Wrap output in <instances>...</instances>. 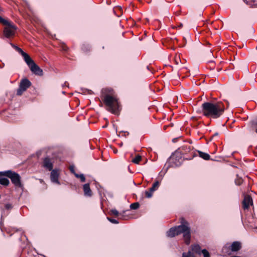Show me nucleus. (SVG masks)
<instances>
[{
	"label": "nucleus",
	"mask_w": 257,
	"mask_h": 257,
	"mask_svg": "<svg viewBox=\"0 0 257 257\" xmlns=\"http://www.w3.org/2000/svg\"><path fill=\"white\" fill-rule=\"evenodd\" d=\"M202 112L207 117L216 119L223 113L225 107L222 102H204L202 104Z\"/></svg>",
	"instance_id": "f257e3e1"
},
{
	"label": "nucleus",
	"mask_w": 257,
	"mask_h": 257,
	"mask_svg": "<svg viewBox=\"0 0 257 257\" xmlns=\"http://www.w3.org/2000/svg\"><path fill=\"white\" fill-rule=\"evenodd\" d=\"M182 224L171 228L167 232V235L169 237H174L175 235L183 234V237L185 242L186 244H189L190 242L191 233L190 229L188 226V223L185 221L183 219L181 221Z\"/></svg>",
	"instance_id": "f03ea898"
},
{
	"label": "nucleus",
	"mask_w": 257,
	"mask_h": 257,
	"mask_svg": "<svg viewBox=\"0 0 257 257\" xmlns=\"http://www.w3.org/2000/svg\"><path fill=\"white\" fill-rule=\"evenodd\" d=\"M105 105L108 107L107 110L113 114H117L119 110V104L115 97L106 95L103 99Z\"/></svg>",
	"instance_id": "7ed1b4c3"
},
{
	"label": "nucleus",
	"mask_w": 257,
	"mask_h": 257,
	"mask_svg": "<svg viewBox=\"0 0 257 257\" xmlns=\"http://www.w3.org/2000/svg\"><path fill=\"white\" fill-rule=\"evenodd\" d=\"M0 23L6 27L4 30V33L7 38H10L14 36L17 27L12 22L4 19L0 16Z\"/></svg>",
	"instance_id": "20e7f679"
},
{
	"label": "nucleus",
	"mask_w": 257,
	"mask_h": 257,
	"mask_svg": "<svg viewBox=\"0 0 257 257\" xmlns=\"http://www.w3.org/2000/svg\"><path fill=\"white\" fill-rule=\"evenodd\" d=\"M0 176H5L10 178L12 182L16 187L20 188L22 187L21 177L18 173L9 170L4 172H0Z\"/></svg>",
	"instance_id": "39448f33"
},
{
	"label": "nucleus",
	"mask_w": 257,
	"mask_h": 257,
	"mask_svg": "<svg viewBox=\"0 0 257 257\" xmlns=\"http://www.w3.org/2000/svg\"><path fill=\"white\" fill-rule=\"evenodd\" d=\"M24 60L33 73L39 76L43 75V70L35 63L29 55L25 58Z\"/></svg>",
	"instance_id": "423d86ee"
},
{
	"label": "nucleus",
	"mask_w": 257,
	"mask_h": 257,
	"mask_svg": "<svg viewBox=\"0 0 257 257\" xmlns=\"http://www.w3.org/2000/svg\"><path fill=\"white\" fill-rule=\"evenodd\" d=\"M31 85V82L27 78L23 79L20 82L19 87L17 90L18 95H21Z\"/></svg>",
	"instance_id": "0eeeda50"
},
{
	"label": "nucleus",
	"mask_w": 257,
	"mask_h": 257,
	"mask_svg": "<svg viewBox=\"0 0 257 257\" xmlns=\"http://www.w3.org/2000/svg\"><path fill=\"white\" fill-rule=\"evenodd\" d=\"M227 245H228V247H230V249L232 251H238L241 247L240 242L239 241H234L231 245H229V244H226L225 246L223 247V250H226L227 247Z\"/></svg>",
	"instance_id": "6e6552de"
},
{
	"label": "nucleus",
	"mask_w": 257,
	"mask_h": 257,
	"mask_svg": "<svg viewBox=\"0 0 257 257\" xmlns=\"http://www.w3.org/2000/svg\"><path fill=\"white\" fill-rule=\"evenodd\" d=\"M248 130L250 133H255L257 134V118H254L250 121Z\"/></svg>",
	"instance_id": "1a4fd4ad"
},
{
	"label": "nucleus",
	"mask_w": 257,
	"mask_h": 257,
	"mask_svg": "<svg viewBox=\"0 0 257 257\" xmlns=\"http://www.w3.org/2000/svg\"><path fill=\"white\" fill-rule=\"evenodd\" d=\"M50 175L51 180L53 183L60 185V183L58 180V177L59 176V172L58 170H52Z\"/></svg>",
	"instance_id": "9d476101"
},
{
	"label": "nucleus",
	"mask_w": 257,
	"mask_h": 257,
	"mask_svg": "<svg viewBox=\"0 0 257 257\" xmlns=\"http://www.w3.org/2000/svg\"><path fill=\"white\" fill-rule=\"evenodd\" d=\"M43 167L49 171H51L53 167V162L51 158L49 157L45 158L43 160Z\"/></svg>",
	"instance_id": "9b49d317"
},
{
	"label": "nucleus",
	"mask_w": 257,
	"mask_h": 257,
	"mask_svg": "<svg viewBox=\"0 0 257 257\" xmlns=\"http://www.w3.org/2000/svg\"><path fill=\"white\" fill-rule=\"evenodd\" d=\"M252 204V200L250 196H246L244 197L242 202L243 207L244 209H247L250 204Z\"/></svg>",
	"instance_id": "f8f14e48"
},
{
	"label": "nucleus",
	"mask_w": 257,
	"mask_h": 257,
	"mask_svg": "<svg viewBox=\"0 0 257 257\" xmlns=\"http://www.w3.org/2000/svg\"><path fill=\"white\" fill-rule=\"evenodd\" d=\"M11 46L23 56L24 59L26 58L29 55L23 51L22 49L18 46L11 43Z\"/></svg>",
	"instance_id": "ddd939ff"
},
{
	"label": "nucleus",
	"mask_w": 257,
	"mask_h": 257,
	"mask_svg": "<svg viewBox=\"0 0 257 257\" xmlns=\"http://www.w3.org/2000/svg\"><path fill=\"white\" fill-rule=\"evenodd\" d=\"M83 190L85 195L88 196H91V191L88 183L85 184L83 185Z\"/></svg>",
	"instance_id": "4468645a"
},
{
	"label": "nucleus",
	"mask_w": 257,
	"mask_h": 257,
	"mask_svg": "<svg viewBox=\"0 0 257 257\" xmlns=\"http://www.w3.org/2000/svg\"><path fill=\"white\" fill-rule=\"evenodd\" d=\"M199 156L205 160H209L210 158V155L206 153L198 151Z\"/></svg>",
	"instance_id": "2eb2a0df"
},
{
	"label": "nucleus",
	"mask_w": 257,
	"mask_h": 257,
	"mask_svg": "<svg viewBox=\"0 0 257 257\" xmlns=\"http://www.w3.org/2000/svg\"><path fill=\"white\" fill-rule=\"evenodd\" d=\"M200 249H201V248H200V246L198 244H193V245H192V246H191V250L193 252H194L195 253H196L198 254H200V253H201Z\"/></svg>",
	"instance_id": "dca6fc26"
},
{
	"label": "nucleus",
	"mask_w": 257,
	"mask_h": 257,
	"mask_svg": "<svg viewBox=\"0 0 257 257\" xmlns=\"http://www.w3.org/2000/svg\"><path fill=\"white\" fill-rule=\"evenodd\" d=\"M0 184L4 186H7L10 184V181L7 178H0Z\"/></svg>",
	"instance_id": "f3484780"
},
{
	"label": "nucleus",
	"mask_w": 257,
	"mask_h": 257,
	"mask_svg": "<svg viewBox=\"0 0 257 257\" xmlns=\"http://www.w3.org/2000/svg\"><path fill=\"white\" fill-rule=\"evenodd\" d=\"M160 186V182L159 181H156L154 183H153L152 186L150 189L152 191H155L158 189Z\"/></svg>",
	"instance_id": "a211bd4d"
},
{
	"label": "nucleus",
	"mask_w": 257,
	"mask_h": 257,
	"mask_svg": "<svg viewBox=\"0 0 257 257\" xmlns=\"http://www.w3.org/2000/svg\"><path fill=\"white\" fill-rule=\"evenodd\" d=\"M141 159L142 157L140 155H138L137 156H136V157L134 159H133L132 162L135 164H138L141 161Z\"/></svg>",
	"instance_id": "6ab92c4d"
},
{
	"label": "nucleus",
	"mask_w": 257,
	"mask_h": 257,
	"mask_svg": "<svg viewBox=\"0 0 257 257\" xmlns=\"http://www.w3.org/2000/svg\"><path fill=\"white\" fill-rule=\"evenodd\" d=\"M140 204L138 202H135L132 203L130 205V207L132 209H137L139 207Z\"/></svg>",
	"instance_id": "aec40b11"
},
{
	"label": "nucleus",
	"mask_w": 257,
	"mask_h": 257,
	"mask_svg": "<svg viewBox=\"0 0 257 257\" xmlns=\"http://www.w3.org/2000/svg\"><path fill=\"white\" fill-rule=\"evenodd\" d=\"M75 175L76 177L80 178L82 182H84L85 181V178L84 175H78L77 174L75 173Z\"/></svg>",
	"instance_id": "412c9836"
},
{
	"label": "nucleus",
	"mask_w": 257,
	"mask_h": 257,
	"mask_svg": "<svg viewBox=\"0 0 257 257\" xmlns=\"http://www.w3.org/2000/svg\"><path fill=\"white\" fill-rule=\"evenodd\" d=\"M154 192V191H152L151 189H150L149 191H146L145 192L146 196L147 198H151Z\"/></svg>",
	"instance_id": "4be33fe9"
},
{
	"label": "nucleus",
	"mask_w": 257,
	"mask_h": 257,
	"mask_svg": "<svg viewBox=\"0 0 257 257\" xmlns=\"http://www.w3.org/2000/svg\"><path fill=\"white\" fill-rule=\"evenodd\" d=\"M201 253L203 254V257H210L209 252L205 249L202 250Z\"/></svg>",
	"instance_id": "5701e85b"
},
{
	"label": "nucleus",
	"mask_w": 257,
	"mask_h": 257,
	"mask_svg": "<svg viewBox=\"0 0 257 257\" xmlns=\"http://www.w3.org/2000/svg\"><path fill=\"white\" fill-rule=\"evenodd\" d=\"M242 179L241 178H237L235 180V183L237 185H240L242 183Z\"/></svg>",
	"instance_id": "b1692460"
},
{
	"label": "nucleus",
	"mask_w": 257,
	"mask_h": 257,
	"mask_svg": "<svg viewBox=\"0 0 257 257\" xmlns=\"http://www.w3.org/2000/svg\"><path fill=\"white\" fill-rule=\"evenodd\" d=\"M111 213L112 214L115 215V216H117L119 215V212L115 209H112L111 210Z\"/></svg>",
	"instance_id": "393cba45"
},
{
	"label": "nucleus",
	"mask_w": 257,
	"mask_h": 257,
	"mask_svg": "<svg viewBox=\"0 0 257 257\" xmlns=\"http://www.w3.org/2000/svg\"><path fill=\"white\" fill-rule=\"evenodd\" d=\"M107 218L110 222H111L112 223H114V224H118V221L116 219H112L109 217H107Z\"/></svg>",
	"instance_id": "a878e982"
},
{
	"label": "nucleus",
	"mask_w": 257,
	"mask_h": 257,
	"mask_svg": "<svg viewBox=\"0 0 257 257\" xmlns=\"http://www.w3.org/2000/svg\"><path fill=\"white\" fill-rule=\"evenodd\" d=\"M187 254L189 257H196L193 252H191L190 250L188 251Z\"/></svg>",
	"instance_id": "bb28decb"
},
{
	"label": "nucleus",
	"mask_w": 257,
	"mask_h": 257,
	"mask_svg": "<svg viewBox=\"0 0 257 257\" xmlns=\"http://www.w3.org/2000/svg\"><path fill=\"white\" fill-rule=\"evenodd\" d=\"M70 171L72 172L75 174L74 173V168L73 166H70L69 167Z\"/></svg>",
	"instance_id": "cd10ccee"
},
{
	"label": "nucleus",
	"mask_w": 257,
	"mask_h": 257,
	"mask_svg": "<svg viewBox=\"0 0 257 257\" xmlns=\"http://www.w3.org/2000/svg\"><path fill=\"white\" fill-rule=\"evenodd\" d=\"M6 209H10L12 208V205L10 204H7L5 205Z\"/></svg>",
	"instance_id": "c85d7f7f"
},
{
	"label": "nucleus",
	"mask_w": 257,
	"mask_h": 257,
	"mask_svg": "<svg viewBox=\"0 0 257 257\" xmlns=\"http://www.w3.org/2000/svg\"><path fill=\"white\" fill-rule=\"evenodd\" d=\"M182 257H189V256L188 255L187 253L183 252L182 253Z\"/></svg>",
	"instance_id": "c756f323"
},
{
	"label": "nucleus",
	"mask_w": 257,
	"mask_h": 257,
	"mask_svg": "<svg viewBox=\"0 0 257 257\" xmlns=\"http://www.w3.org/2000/svg\"><path fill=\"white\" fill-rule=\"evenodd\" d=\"M179 61H180L179 58H178V60H177L176 58L175 59V63L177 65H178L179 64Z\"/></svg>",
	"instance_id": "7c9ffc66"
},
{
	"label": "nucleus",
	"mask_w": 257,
	"mask_h": 257,
	"mask_svg": "<svg viewBox=\"0 0 257 257\" xmlns=\"http://www.w3.org/2000/svg\"><path fill=\"white\" fill-rule=\"evenodd\" d=\"M218 135V134L217 133L214 134V136H217Z\"/></svg>",
	"instance_id": "2f4dec72"
},
{
	"label": "nucleus",
	"mask_w": 257,
	"mask_h": 257,
	"mask_svg": "<svg viewBox=\"0 0 257 257\" xmlns=\"http://www.w3.org/2000/svg\"><path fill=\"white\" fill-rule=\"evenodd\" d=\"M67 48L66 47H65V48H64V50L67 51Z\"/></svg>",
	"instance_id": "473e14b6"
},
{
	"label": "nucleus",
	"mask_w": 257,
	"mask_h": 257,
	"mask_svg": "<svg viewBox=\"0 0 257 257\" xmlns=\"http://www.w3.org/2000/svg\"><path fill=\"white\" fill-rule=\"evenodd\" d=\"M120 218H122L121 215H120Z\"/></svg>",
	"instance_id": "72a5a7b5"
}]
</instances>
